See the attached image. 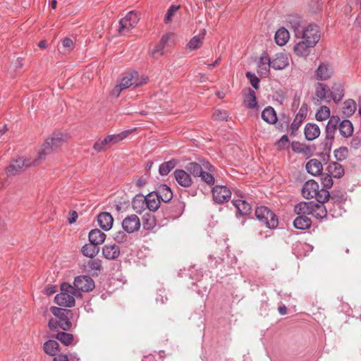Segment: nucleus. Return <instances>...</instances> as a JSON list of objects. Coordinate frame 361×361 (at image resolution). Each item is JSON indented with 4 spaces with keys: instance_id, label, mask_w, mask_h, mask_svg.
Here are the masks:
<instances>
[{
    "instance_id": "obj_38",
    "label": "nucleus",
    "mask_w": 361,
    "mask_h": 361,
    "mask_svg": "<svg viewBox=\"0 0 361 361\" xmlns=\"http://www.w3.org/2000/svg\"><path fill=\"white\" fill-rule=\"evenodd\" d=\"M311 219L305 215L299 216L293 221L294 227L297 229L305 230L310 227Z\"/></svg>"
},
{
    "instance_id": "obj_12",
    "label": "nucleus",
    "mask_w": 361,
    "mask_h": 361,
    "mask_svg": "<svg viewBox=\"0 0 361 361\" xmlns=\"http://www.w3.org/2000/svg\"><path fill=\"white\" fill-rule=\"evenodd\" d=\"M35 160L30 161V160L23 159L22 157H19L13 160L7 168V173L9 176H16L20 173L24 167H27L31 165L37 166L35 164Z\"/></svg>"
},
{
    "instance_id": "obj_62",
    "label": "nucleus",
    "mask_w": 361,
    "mask_h": 361,
    "mask_svg": "<svg viewBox=\"0 0 361 361\" xmlns=\"http://www.w3.org/2000/svg\"><path fill=\"white\" fill-rule=\"evenodd\" d=\"M173 35L172 33H166L162 36V37L160 39V42L162 44L166 46L167 43L169 42V39H171V36Z\"/></svg>"
},
{
    "instance_id": "obj_1",
    "label": "nucleus",
    "mask_w": 361,
    "mask_h": 361,
    "mask_svg": "<svg viewBox=\"0 0 361 361\" xmlns=\"http://www.w3.org/2000/svg\"><path fill=\"white\" fill-rule=\"evenodd\" d=\"M186 170L194 177H200L202 180L209 185L215 183L214 177V167L207 161L200 159L198 162H190L185 166Z\"/></svg>"
},
{
    "instance_id": "obj_40",
    "label": "nucleus",
    "mask_w": 361,
    "mask_h": 361,
    "mask_svg": "<svg viewBox=\"0 0 361 361\" xmlns=\"http://www.w3.org/2000/svg\"><path fill=\"white\" fill-rule=\"evenodd\" d=\"M312 203V202H301L295 206L294 212L299 216L310 215Z\"/></svg>"
},
{
    "instance_id": "obj_50",
    "label": "nucleus",
    "mask_w": 361,
    "mask_h": 361,
    "mask_svg": "<svg viewBox=\"0 0 361 361\" xmlns=\"http://www.w3.org/2000/svg\"><path fill=\"white\" fill-rule=\"evenodd\" d=\"M245 75H246V78L250 80V82L251 85L255 89H258L259 86V80L255 75V74L252 73L251 72H247Z\"/></svg>"
},
{
    "instance_id": "obj_9",
    "label": "nucleus",
    "mask_w": 361,
    "mask_h": 361,
    "mask_svg": "<svg viewBox=\"0 0 361 361\" xmlns=\"http://www.w3.org/2000/svg\"><path fill=\"white\" fill-rule=\"evenodd\" d=\"M340 121L338 116L330 117L325 129L326 138L324 141V149L330 150L332 142L334 139L335 133L337 130V126Z\"/></svg>"
},
{
    "instance_id": "obj_32",
    "label": "nucleus",
    "mask_w": 361,
    "mask_h": 361,
    "mask_svg": "<svg viewBox=\"0 0 361 361\" xmlns=\"http://www.w3.org/2000/svg\"><path fill=\"white\" fill-rule=\"evenodd\" d=\"M233 204L237 209L238 212L243 216L247 215L251 212L252 207L250 204L243 200H234Z\"/></svg>"
},
{
    "instance_id": "obj_34",
    "label": "nucleus",
    "mask_w": 361,
    "mask_h": 361,
    "mask_svg": "<svg viewBox=\"0 0 361 361\" xmlns=\"http://www.w3.org/2000/svg\"><path fill=\"white\" fill-rule=\"evenodd\" d=\"M290 38V34L285 27L279 28L275 34L274 39L276 43L279 46L285 45Z\"/></svg>"
},
{
    "instance_id": "obj_25",
    "label": "nucleus",
    "mask_w": 361,
    "mask_h": 361,
    "mask_svg": "<svg viewBox=\"0 0 361 361\" xmlns=\"http://www.w3.org/2000/svg\"><path fill=\"white\" fill-rule=\"evenodd\" d=\"M306 169L312 176L320 175L323 170L322 164L318 159H312L306 164Z\"/></svg>"
},
{
    "instance_id": "obj_6",
    "label": "nucleus",
    "mask_w": 361,
    "mask_h": 361,
    "mask_svg": "<svg viewBox=\"0 0 361 361\" xmlns=\"http://www.w3.org/2000/svg\"><path fill=\"white\" fill-rule=\"evenodd\" d=\"M256 218L267 228L272 229L278 226L279 221L276 214L267 207L260 206L255 210Z\"/></svg>"
},
{
    "instance_id": "obj_4",
    "label": "nucleus",
    "mask_w": 361,
    "mask_h": 361,
    "mask_svg": "<svg viewBox=\"0 0 361 361\" xmlns=\"http://www.w3.org/2000/svg\"><path fill=\"white\" fill-rule=\"evenodd\" d=\"M51 312L56 317V319L49 321V328L51 331H59L60 329L68 331V310L66 307H51Z\"/></svg>"
},
{
    "instance_id": "obj_31",
    "label": "nucleus",
    "mask_w": 361,
    "mask_h": 361,
    "mask_svg": "<svg viewBox=\"0 0 361 361\" xmlns=\"http://www.w3.org/2000/svg\"><path fill=\"white\" fill-rule=\"evenodd\" d=\"M326 170L327 173L331 175L332 178H340L344 175L343 166L337 162L330 163Z\"/></svg>"
},
{
    "instance_id": "obj_41",
    "label": "nucleus",
    "mask_w": 361,
    "mask_h": 361,
    "mask_svg": "<svg viewBox=\"0 0 361 361\" xmlns=\"http://www.w3.org/2000/svg\"><path fill=\"white\" fill-rule=\"evenodd\" d=\"M177 163L178 161L174 159L162 163L159 168V172L160 175H168L170 173V171L175 168Z\"/></svg>"
},
{
    "instance_id": "obj_28",
    "label": "nucleus",
    "mask_w": 361,
    "mask_h": 361,
    "mask_svg": "<svg viewBox=\"0 0 361 361\" xmlns=\"http://www.w3.org/2000/svg\"><path fill=\"white\" fill-rule=\"evenodd\" d=\"M86 270L93 276H97L102 268V261L99 259H92L87 262L85 265Z\"/></svg>"
},
{
    "instance_id": "obj_20",
    "label": "nucleus",
    "mask_w": 361,
    "mask_h": 361,
    "mask_svg": "<svg viewBox=\"0 0 361 361\" xmlns=\"http://www.w3.org/2000/svg\"><path fill=\"white\" fill-rule=\"evenodd\" d=\"M61 293L57 294L54 298V302L60 307H68V283L63 282L61 284Z\"/></svg>"
},
{
    "instance_id": "obj_39",
    "label": "nucleus",
    "mask_w": 361,
    "mask_h": 361,
    "mask_svg": "<svg viewBox=\"0 0 361 361\" xmlns=\"http://www.w3.org/2000/svg\"><path fill=\"white\" fill-rule=\"evenodd\" d=\"M43 349L49 355L54 356L60 351L59 343L54 340H49L44 343Z\"/></svg>"
},
{
    "instance_id": "obj_24",
    "label": "nucleus",
    "mask_w": 361,
    "mask_h": 361,
    "mask_svg": "<svg viewBox=\"0 0 361 361\" xmlns=\"http://www.w3.org/2000/svg\"><path fill=\"white\" fill-rule=\"evenodd\" d=\"M305 135L307 140H313L320 135L319 127L315 123H307L304 129Z\"/></svg>"
},
{
    "instance_id": "obj_30",
    "label": "nucleus",
    "mask_w": 361,
    "mask_h": 361,
    "mask_svg": "<svg viewBox=\"0 0 361 361\" xmlns=\"http://www.w3.org/2000/svg\"><path fill=\"white\" fill-rule=\"evenodd\" d=\"M330 96L336 104L340 102L344 97V88L341 83H334L330 92Z\"/></svg>"
},
{
    "instance_id": "obj_7",
    "label": "nucleus",
    "mask_w": 361,
    "mask_h": 361,
    "mask_svg": "<svg viewBox=\"0 0 361 361\" xmlns=\"http://www.w3.org/2000/svg\"><path fill=\"white\" fill-rule=\"evenodd\" d=\"M321 37L319 27L316 24H309L302 28L298 39H305L309 44L316 45Z\"/></svg>"
},
{
    "instance_id": "obj_26",
    "label": "nucleus",
    "mask_w": 361,
    "mask_h": 361,
    "mask_svg": "<svg viewBox=\"0 0 361 361\" xmlns=\"http://www.w3.org/2000/svg\"><path fill=\"white\" fill-rule=\"evenodd\" d=\"M287 22L290 24V27L293 30L295 37L298 38L304 27L301 26V18L299 16H290L288 17Z\"/></svg>"
},
{
    "instance_id": "obj_11",
    "label": "nucleus",
    "mask_w": 361,
    "mask_h": 361,
    "mask_svg": "<svg viewBox=\"0 0 361 361\" xmlns=\"http://www.w3.org/2000/svg\"><path fill=\"white\" fill-rule=\"evenodd\" d=\"M212 192L214 200L219 204L228 202L231 197L230 189L225 185H215L212 188Z\"/></svg>"
},
{
    "instance_id": "obj_37",
    "label": "nucleus",
    "mask_w": 361,
    "mask_h": 361,
    "mask_svg": "<svg viewBox=\"0 0 361 361\" xmlns=\"http://www.w3.org/2000/svg\"><path fill=\"white\" fill-rule=\"evenodd\" d=\"M338 130L340 134L344 137H348L352 135L353 133V126L349 120H343L339 121Z\"/></svg>"
},
{
    "instance_id": "obj_35",
    "label": "nucleus",
    "mask_w": 361,
    "mask_h": 361,
    "mask_svg": "<svg viewBox=\"0 0 361 361\" xmlns=\"http://www.w3.org/2000/svg\"><path fill=\"white\" fill-rule=\"evenodd\" d=\"M146 197L142 195H137L132 201L133 209L141 214L146 209Z\"/></svg>"
},
{
    "instance_id": "obj_61",
    "label": "nucleus",
    "mask_w": 361,
    "mask_h": 361,
    "mask_svg": "<svg viewBox=\"0 0 361 361\" xmlns=\"http://www.w3.org/2000/svg\"><path fill=\"white\" fill-rule=\"evenodd\" d=\"M56 292V287L55 286L49 285L44 288V293L47 295H51Z\"/></svg>"
},
{
    "instance_id": "obj_43",
    "label": "nucleus",
    "mask_w": 361,
    "mask_h": 361,
    "mask_svg": "<svg viewBox=\"0 0 361 361\" xmlns=\"http://www.w3.org/2000/svg\"><path fill=\"white\" fill-rule=\"evenodd\" d=\"M357 105L353 99H347L343 103V114L346 117L351 116L355 111Z\"/></svg>"
},
{
    "instance_id": "obj_57",
    "label": "nucleus",
    "mask_w": 361,
    "mask_h": 361,
    "mask_svg": "<svg viewBox=\"0 0 361 361\" xmlns=\"http://www.w3.org/2000/svg\"><path fill=\"white\" fill-rule=\"evenodd\" d=\"M165 46L164 44H162L161 42H159L154 49L152 51V54L153 56L155 57L157 56H161L163 55L164 54V49Z\"/></svg>"
},
{
    "instance_id": "obj_15",
    "label": "nucleus",
    "mask_w": 361,
    "mask_h": 361,
    "mask_svg": "<svg viewBox=\"0 0 361 361\" xmlns=\"http://www.w3.org/2000/svg\"><path fill=\"white\" fill-rule=\"evenodd\" d=\"M270 63L274 69L283 70L289 65L288 56L283 53L276 54L272 60L270 59Z\"/></svg>"
},
{
    "instance_id": "obj_16",
    "label": "nucleus",
    "mask_w": 361,
    "mask_h": 361,
    "mask_svg": "<svg viewBox=\"0 0 361 361\" xmlns=\"http://www.w3.org/2000/svg\"><path fill=\"white\" fill-rule=\"evenodd\" d=\"M97 222L103 230L108 231L112 228L114 218L109 212H101L97 216Z\"/></svg>"
},
{
    "instance_id": "obj_47",
    "label": "nucleus",
    "mask_w": 361,
    "mask_h": 361,
    "mask_svg": "<svg viewBox=\"0 0 361 361\" xmlns=\"http://www.w3.org/2000/svg\"><path fill=\"white\" fill-rule=\"evenodd\" d=\"M330 109L326 106H321L316 112V119L319 121L326 120L330 117Z\"/></svg>"
},
{
    "instance_id": "obj_56",
    "label": "nucleus",
    "mask_w": 361,
    "mask_h": 361,
    "mask_svg": "<svg viewBox=\"0 0 361 361\" xmlns=\"http://www.w3.org/2000/svg\"><path fill=\"white\" fill-rule=\"evenodd\" d=\"M56 336V338L60 341L64 345L68 346V333L59 331Z\"/></svg>"
},
{
    "instance_id": "obj_46",
    "label": "nucleus",
    "mask_w": 361,
    "mask_h": 361,
    "mask_svg": "<svg viewBox=\"0 0 361 361\" xmlns=\"http://www.w3.org/2000/svg\"><path fill=\"white\" fill-rule=\"evenodd\" d=\"M329 92L328 87L323 83H318L316 86L315 94L320 100L325 99Z\"/></svg>"
},
{
    "instance_id": "obj_29",
    "label": "nucleus",
    "mask_w": 361,
    "mask_h": 361,
    "mask_svg": "<svg viewBox=\"0 0 361 361\" xmlns=\"http://www.w3.org/2000/svg\"><path fill=\"white\" fill-rule=\"evenodd\" d=\"M146 197V209L154 212L157 210L160 206V200L158 198L154 192H150Z\"/></svg>"
},
{
    "instance_id": "obj_48",
    "label": "nucleus",
    "mask_w": 361,
    "mask_h": 361,
    "mask_svg": "<svg viewBox=\"0 0 361 361\" xmlns=\"http://www.w3.org/2000/svg\"><path fill=\"white\" fill-rule=\"evenodd\" d=\"M348 149L345 147H341L334 151V156L338 161H343L348 156Z\"/></svg>"
},
{
    "instance_id": "obj_64",
    "label": "nucleus",
    "mask_w": 361,
    "mask_h": 361,
    "mask_svg": "<svg viewBox=\"0 0 361 361\" xmlns=\"http://www.w3.org/2000/svg\"><path fill=\"white\" fill-rule=\"evenodd\" d=\"M53 361H68V355H59L58 357H54Z\"/></svg>"
},
{
    "instance_id": "obj_45",
    "label": "nucleus",
    "mask_w": 361,
    "mask_h": 361,
    "mask_svg": "<svg viewBox=\"0 0 361 361\" xmlns=\"http://www.w3.org/2000/svg\"><path fill=\"white\" fill-rule=\"evenodd\" d=\"M244 103L249 109H254L257 106V99L255 92L253 90L249 88L248 94L246 95Z\"/></svg>"
},
{
    "instance_id": "obj_10",
    "label": "nucleus",
    "mask_w": 361,
    "mask_h": 361,
    "mask_svg": "<svg viewBox=\"0 0 361 361\" xmlns=\"http://www.w3.org/2000/svg\"><path fill=\"white\" fill-rule=\"evenodd\" d=\"M147 78L142 75L141 79L139 78V74L137 71H133L124 75L119 84L124 89L133 85L134 87H139L147 82Z\"/></svg>"
},
{
    "instance_id": "obj_44",
    "label": "nucleus",
    "mask_w": 361,
    "mask_h": 361,
    "mask_svg": "<svg viewBox=\"0 0 361 361\" xmlns=\"http://www.w3.org/2000/svg\"><path fill=\"white\" fill-rule=\"evenodd\" d=\"M131 132L132 130H127L118 134L109 135L106 138L109 144L113 145L124 140Z\"/></svg>"
},
{
    "instance_id": "obj_13",
    "label": "nucleus",
    "mask_w": 361,
    "mask_h": 361,
    "mask_svg": "<svg viewBox=\"0 0 361 361\" xmlns=\"http://www.w3.org/2000/svg\"><path fill=\"white\" fill-rule=\"evenodd\" d=\"M122 228L128 233H133L140 228V221L136 214L127 216L122 221Z\"/></svg>"
},
{
    "instance_id": "obj_21",
    "label": "nucleus",
    "mask_w": 361,
    "mask_h": 361,
    "mask_svg": "<svg viewBox=\"0 0 361 361\" xmlns=\"http://www.w3.org/2000/svg\"><path fill=\"white\" fill-rule=\"evenodd\" d=\"M102 253L107 259H116L120 255V248L116 244H106L102 248Z\"/></svg>"
},
{
    "instance_id": "obj_27",
    "label": "nucleus",
    "mask_w": 361,
    "mask_h": 361,
    "mask_svg": "<svg viewBox=\"0 0 361 361\" xmlns=\"http://www.w3.org/2000/svg\"><path fill=\"white\" fill-rule=\"evenodd\" d=\"M88 237L90 243L99 245L104 242L106 234L99 229L95 228L90 231Z\"/></svg>"
},
{
    "instance_id": "obj_23",
    "label": "nucleus",
    "mask_w": 361,
    "mask_h": 361,
    "mask_svg": "<svg viewBox=\"0 0 361 361\" xmlns=\"http://www.w3.org/2000/svg\"><path fill=\"white\" fill-rule=\"evenodd\" d=\"M205 35L206 30L202 29L198 35H195L190 39V41L186 45V47L190 51L199 49L202 44Z\"/></svg>"
},
{
    "instance_id": "obj_33",
    "label": "nucleus",
    "mask_w": 361,
    "mask_h": 361,
    "mask_svg": "<svg viewBox=\"0 0 361 361\" xmlns=\"http://www.w3.org/2000/svg\"><path fill=\"white\" fill-rule=\"evenodd\" d=\"M262 118L269 124H275L277 121V116L274 109L271 106L266 107L262 112Z\"/></svg>"
},
{
    "instance_id": "obj_42",
    "label": "nucleus",
    "mask_w": 361,
    "mask_h": 361,
    "mask_svg": "<svg viewBox=\"0 0 361 361\" xmlns=\"http://www.w3.org/2000/svg\"><path fill=\"white\" fill-rule=\"evenodd\" d=\"M99 251L97 245H94L91 243L86 244L82 247V254L88 257L93 258L95 257Z\"/></svg>"
},
{
    "instance_id": "obj_17",
    "label": "nucleus",
    "mask_w": 361,
    "mask_h": 361,
    "mask_svg": "<svg viewBox=\"0 0 361 361\" xmlns=\"http://www.w3.org/2000/svg\"><path fill=\"white\" fill-rule=\"evenodd\" d=\"M271 66L270 58L267 54L264 53L259 58L257 64V73L261 76H267Z\"/></svg>"
},
{
    "instance_id": "obj_54",
    "label": "nucleus",
    "mask_w": 361,
    "mask_h": 361,
    "mask_svg": "<svg viewBox=\"0 0 361 361\" xmlns=\"http://www.w3.org/2000/svg\"><path fill=\"white\" fill-rule=\"evenodd\" d=\"M107 145H109V142L107 141L106 138L105 137L102 140H99L96 142L93 146V148L95 151L97 152H102L104 147Z\"/></svg>"
},
{
    "instance_id": "obj_14",
    "label": "nucleus",
    "mask_w": 361,
    "mask_h": 361,
    "mask_svg": "<svg viewBox=\"0 0 361 361\" xmlns=\"http://www.w3.org/2000/svg\"><path fill=\"white\" fill-rule=\"evenodd\" d=\"M174 178L179 185L188 188L191 186L192 180L190 175L183 169H176L173 172Z\"/></svg>"
},
{
    "instance_id": "obj_18",
    "label": "nucleus",
    "mask_w": 361,
    "mask_h": 361,
    "mask_svg": "<svg viewBox=\"0 0 361 361\" xmlns=\"http://www.w3.org/2000/svg\"><path fill=\"white\" fill-rule=\"evenodd\" d=\"M315 46L314 44H309L305 39H302L295 45L294 51L299 56L307 57L310 54L311 49Z\"/></svg>"
},
{
    "instance_id": "obj_52",
    "label": "nucleus",
    "mask_w": 361,
    "mask_h": 361,
    "mask_svg": "<svg viewBox=\"0 0 361 361\" xmlns=\"http://www.w3.org/2000/svg\"><path fill=\"white\" fill-rule=\"evenodd\" d=\"M126 232L125 231H119L116 232L114 234V239L118 243H123L124 241L126 240L127 238V235L126 234Z\"/></svg>"
},
{
    "instance_id": "obj_53",
    "label": "nucleus",
    "mask_w": 361,
    "mask_h": 361,
    "mask_svg": "<svg viewBox=\"0 0 361 361\" xmlns=\"http://www.w3.org/2000/svg\"><path fill=\"white\" fill-rule=\"evenodd\" d=\"M179 6H171L168 9L166 14L164 18V21L166 23H169L171 20V18L173 16L174 13L178 9Z\"/></svg>"
},
{
    "instance_id": "obj_60",
    "label": "nucleus",
    "mask_w": 361,
    "mask_h": 361,
    "mask_svg": "<svg viewBox=\"0 0 361 361\" xmlns=\"http://www.w3.org/2000/svg\"><path fill=\"white\" fill-rule=\"evenodd\" d=\"M125 89L123 88L120 84H118L116 86H115L114 88L111 90V95L115 97H119L121 91Z\"/></svg>"
},
{
    "instance_id": "obj_5",
    "label": "nucleus",
    "mask_w": 361,
    "mask_h": 361,
    "mask_svg": "<svg viewBox=\"0 0 361 361\" xmlns=\"http://www.w3.org/2000/svg\"><path fill=\"white\" fill-rule=\"evenodd\" d=\"M95 287L94 281L88 276H78L75 278L73 286L69 284V293L77 298H81V292H89Z\"/></svg>"
},
{
    "instance_id": "obj_2",
    "label": "nucleus",
    "mask_w": 361,
    "mask_h": 361,
    "mask_svg": "<svg viewBox=\"0 0 361 361\" xmlns=\"http://www.w3.org/2000/svg\"><path fill=\"white\" fill-rule=\"evenodd\" d=\"M66 141L65 137L61 134L54 135L47 138L38 152L37 158L35 159V164H40L46 159L47 155L55 152Z\"/></svg>"
},
{
    "instance_id": "obj_55",
    "label": "nucleus",
    "mask_w": 361,
    "mask_h": 361,
    "mask_svg": "<svg viewBox=\"0 0 361 361\" xmlns=\"http://www.w3.org/2000/svg\"><path fill=\"white\" fill-rule=\"evenodd\" d=\"M307 111H308L307 104H302V106H300L298 114H296V116H298L300 119H302V121H304L307 117Z\"/></svg>"
},
{
    "instance_id": "obj_49",
    "label": "nucleus",
    "mask_w": 361,
    "mask_h": 361,
    "mask_svg": "<svg viewBox=\"0 0 361 361\" xmlns=\"http://www.w3.org/2000/svg\"><path fill=\"white\" fill-rule=\"evenodd\" d=\"M321 182L323 185L322 189L328 190V189L331 188L333 185L332 177L327 173L322 175Z\"/></svg>"
},
{
    "instance_id": "obj_51",
    "label": "nucleus",
    "mask_w": 361,
    "mask_h": 361,
    "mask_svg": "<svg viewBox=\"0 0 361 361\" xmlns=\"http://www.w3.org/2000/svg\"><path fill=\"white\" fill-rule=\"evenodd\" d=\"M303 121H302V119H300L298 116H295L293 121L292 122V123L290 125L291 134L293 135L298 131V130L299 129L300 126H301V124Z\"/></svg>"
},
{
    "instance_id": "obj_8",
    "label": "nucleus",
    "mask_w": 361,
    "mask_h": 361,
    "mask_svg": "<svg viewBox=\"0 0 361 361\" xmlns=\"http://www.w3.org/2000/svg\"><path fill=\"white\" fill-rule=\"evenodd\" d=\"M139 19L138 15L135 11H129L126 16L119 21L118 33L121 35L128 33L131 29L136 26Z\"/></svg>"
},
{
    "instance_id": "obj_63",
    "label": "nucleus",
    "mask_w": 361,
    "mask_h": 361,
    "mask_svg": "<svg viewBox=\"0 0 361 361\" xmlns=\"http://www.w3.org/2000/svg\"><path fill=\"white\" fill-rule=\"evenodd\" d=\"M78 215L75 211H73L69 216V224L74 223L78 219Z\"/></svg>"
},
{
    "instance_id": "obj_3",
    "label": "nucleus",
    "mask_w": 361,
    "mask_h": 361,
    "mask_svg": "<svg viewBox=\"0 0 361 361\" xmlns=\"http://www.w3.org/2000/svg\"><path fill=\"white\" fill-rule=\"evenodd\" d=\"M302 193L305 198L314 197L320 203H324L330 197L329 192L326 189L319 190L318 183L314 180H309L304 184Z\"/></svg>"
},
{
    "instance_id": "obj_22",
    "label": "nucleus",
    "mask_w": 361,
    "mask_h": 361,
    "mask_svg": "<svg viewBox=\"0 0 361 361\" xmlns=\"http://www.w3.org/2000/svg\"><path fill=\"white\" fill-rule=\"evenodd\" d=\"M310 215H312V216L317 219L325 218L327 215V210L325 206L324 205V203H314L312 202L310 210Z\"/></svg>"
},
{
    "instance_id": "obj_58",
    "label": "nucleus",
    "mask_w": 361,
    "mask_h": 361,
    "mask_svg": "<svg viewBox=\"0 0 361 361\" xmlns=\"http://www.w3.org/2000/svg\"><path fill=\"white\" fill-rule=\"evenodd\" d=\"M350 146L354 149H358L361 146V137L358 136L353 137L350 142Z\"/></svg>"
},
{
    "instance_id": "obj_36",
    "label": "nucleus",
    "mask_w": 361,
    "mask_h": 361,
    "mask_svg": "<svg viewBox=\"0 0 361 361\" xmlns=\"http://www.w3.org/2000/svg\"><path fill=\"white\" fill-rule=\"evenodd\" d=\"M157 195L158 198L164 202H169L173 197V193L171 188L166 185H162L159 187L157 192H154Z\"/></svg>"
},
{
    "instance_id": "obj_59",
    "label": "nucleus",
    "mask_w": 361,
    "mask_h": 361,
    "mask_svg": "<svg viewBox=\"0 0 361 361\" xmlns=\"http://www.w3.org/2000/svg\"><path fill=\"white\" fill-rule=\"evenodd\" d=\"M214 116L221 121L226 120L228 116L227 111H221L220 110H216Z\"/></svg>"
},
{
    "instance_id": "obj_19",
    "label": "nucleus",
    "mask_w": 361,
    "mask_h": 361,
    "mask_svg": "<svg viewBox=\"0 0 361 361\" xmlns=\"http://www.w3.org/2000/svg\"><path fill=\"white\" fill-rule=\"evenodd\" d=\"M333 69L326 63H322L316 70L317 79L319 80H326L333 75Z\"/></svg>"
}]
</instances>
